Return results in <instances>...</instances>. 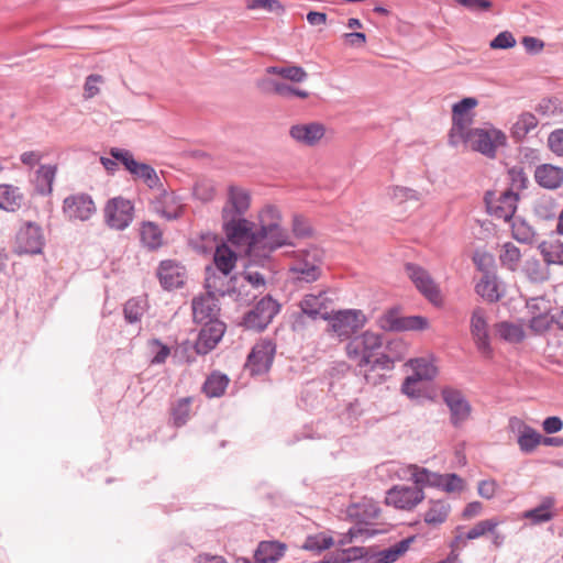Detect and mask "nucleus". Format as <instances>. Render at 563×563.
I'll return each instance as SVG.
<instances>
[{"mask_svg": "<svg viewBox=\"0 0 563 563\" xmlns=\"http://www.w3.org/2000/svg\"><path fill=\"white\" fill-rule=\"evenodd\" d=\"M222 217V229L229 242L235 245H246L247 257L252 264L271 267V254L277 249L288 245L289 235L279 224L280 213L274 206H267L260 213L261 228L254 231V223L244 217Z\"/></svg>", "mask_w": 563, "mask_h": 563, "instance_id": "f257e3e1", "label": "nucleus"}, {"mask_svg": "<svg viewBox=\"0 0 563 563\" xmlns=\"http://www.w3.org/2000/svg\"><path fill=\"white\" fill-rule=\"evenodd\" d=\"M323 252L318 247L302 251L289 267V276L294 283L310 284L321 277Z\"/></svg>", "mask_w": 563, "mask_h": 563, "instance_id": "f03ea898", "label": "nucleus"}, {"mask_svg": "<svg viewBox=\"0 0 563 563\" xmlns=\"http://www.w3.org/2000/svg\"><path fill=\"white\" fill-rule=\"evenodd\" d=\"M205 288L207 294L214 297L229 296L235 301L244 300L243 285H239L236 275L223 274L212 266L206 267Z\"/></svg>", "mask_w": 563, "mask_h": 563, "instance_id": "7ed1b4c3", "label": "nucleus"}, {"mask_svg": "<svg viewBox=\"0 0 563 563\" xmlns=\"http://www.w3.org/2000/svg\"><path fill=\"white\" fill-rule=\"evenodd\" d=\"M383 346L380 334L365 331L360 335L353 336L346 344V354L349 358L354 360L358 367H366L372 363L373 356Z\"/></svg>", "mask_w": 563, "mask_h": 563, "instance_id": "20e7f679", "label": "nucleus"}, {"mask_svg": "<svg viewBox=\"0 0 563 563\" xmlns=\"http://www.w3.org/2000/svg\"><path fill=\"white\" fill-rule=\"evenodd\" d=\"M507 137L504 132L495 128L490 129H473L468 131L462 143L468 145L473 151L494 158L496 151L500 146H505Z\"/></svg>", "mask_w": 563, "mask_h": 563, "instance_id": "39448f33", "label": "nucleus"}, {"mask_svg": "<svg viewBox=\"0 0 563 563\" xmlns=\"http://www.w3.org/2000/svg\"><path fill=\"white\" fill-rule=\"evenodd\" d=\"M279 310L280 305L267 295L244 314L241 324L247 330L261 332L267 328Z\"/></svg>", "mask_w": 563, "mask_h": 563, "instance_id": "423d86ee", "label": "nucleus"}, {"mask_svg": "<svg viewBox=\"0 0 563 563\" xmlns=\"http://www.w3.org/2000/svg\"><path fill=\"white\" fill-rule=\"evenodd\" d=\"M378 325L385 331L401 332L412 330H424L428 328V319L421 316H408L404 317L400 314L398 307H393L386 310L378 318Z\"/></svg>", "mask_w": 563, "mask_h": 563, "instance_id": "0eeeda50", "label": "nucleus"}, {"mask_svg": "<svg viewBox=\"0 0 563 563\" xmlns=\"http://www.w3.org/2000/svg\"><path fill=\"white\" fill-rule=\"evenodd\" d=\"M104 222L113 230L123 231L133 221L134 206L123 197L109 199L103 209Z\"/></svg>", "mask_w": 563, "mask_h": 563, "instance_id": "6e6552de", "label": "nucleus"}, {"mask_svg": "<svg viewBox=\"0 0 563 563\" xmlns=\"http://www.w3.org/2000/svg\"><path fill=\"white\" fill-rule=\"evenodd\" d=\"M323 319H329L322 314ZM366 318L361 310H340L330 318L332 331L341 339H349L364 327Z\"/></svg>", "mask_w": 563, "mask_h": 563, "instance_id": "1a4fd4ad", "label": "nucleus"}, {"mask_svg": "<svg viewBox=\"0 0 563 563\" xmlns=\"http://www.w3.org/2000/svg\"><path fill=\"white\" fill-rule=\"evenodd\" d=\"M443 402L450 410V422L460 428L471 416L472 406L463 393L456 388L444 387L441 390Z\"/></svg>", "mask_w": 563, "mask_h": 563, "instance_id": "9d476101", "label": "nucleus"}, {"mask_svg": "<svg viewBox=\"0 0 563 563\" xmlns=\"http://www.w3.org/2000/svg\"><path fill=\"white\" fill-rule=\"evenodd\" d=\"M518 200L519 194L512 190H505L498 198H495L492 191H487L484 196L488 213L506 222L514 218Z\"/></svg>", "mask_w": 563, "mask_h": 563, "instance_id": "9b49d317", "label": "nucleus"}, {"mask_svg": "<svg viewBox=\"0 0 563 563\" xmlns=\"http://www.w3.org/2000/svg\"><path fill=\"white\" fill-rule=\"evenodd\" d=\"M276 353V345L272 340L265 339L257 342L247 356L246 366L251 374L262 375L269 371L274 356Z\"/></svg>", "mask_w": 563, "mask_h": 563, "instance_id": "f8f14e48", "label": "nucleus"}, {"mask_svg": "<svg viewBox=\"0 0 563 563\" xmlns=\"http://www.w3.org/2000/svg\"><path fill=\"white\" fill-rule=\"evenodd\" d=\"M405 271L416 288L433 305L442 302L439 286L434 283L430 274L421 266L412 263L405 265Z\"/></svg>", "mask_w": 563, "mask_h": 563, "instance_id": "ddd939ff", "label": "nucleus"}, {"mask_svg": "<svg viewBox=\"0 0 563 563\" xmlns=\"http://www.w3.org/2000/svg\"><path fill=\"white\" fill-rule=\"evenodd\" d=\"M18 254H40L44 246L42 228L35 222H25L16 233Z\"/></svg>", "mask_w": 563, "mask_h": 563, "instance_id": "4468645a", "label": "nucleus"}, {"mask_svg": "<svg viewBox=\"0 0 563 563\" xmlns=\"http://www.w3.org/2000/svg\"><path fill=\"white\" fill-rule=\"evenodd\" d=\"M423 499V490L416 486L395 485L386 494V504L402 510H411Z\"/></svg>", "mask_w": 563, "mask_h": 563, "instance_id": "2eb2a0df", "label": "nucleus"}, {"mask_svg": "<svg viewBox=\"0 0 563 563\" xmlns=\"http://www.w3.org/2000/svg\"><path fill=\"white\" fill-rule=\"evenodd\" d=\"M63 212L69 220L87 221L96 212V206L88 194H75L64 199Z\"/></svg>", "mask_w": 563, "mask_h": 563, "instance_id": "dca6fc26", "label": "nucleus"}, {"mask_svg": "<svg viewBox=\"0 0 563 563\" xmlns=\"http://www.w3.org/2000/svg\"><path fill=\"white\" fill-rule=\"evenodd\" d=\"M471 334L478 352L484 357H492L493 350L489 342L488 324L483 308L477 307L471 317Z\"/></svg>", "mask_w": 563, "mask_h": 563, "instance_id": "f3484780", "label": "nucleus"}, {"mask_svg": "<svg viewBox=\"0 0 563 563\" xmlns=\"http://www.w3.org/2000/svg\"><path fill=\"white\" fill-rule=\"evenodd\" d=\"M202 328L195 343V350L200 355H206L212 351L222 339L227 325L220 320H213L201 323Z\"/></svg>", "mask_w": 563, "mask_h": 563, "instance_id": "a211bd4d", "label": "nucleus"}, {"mask_svg": "<svg viewBox=\"0 0 563 563\" xmlns=\"http://www.w3.org/2000/svg\"><path fill=\"white\" fill-rule=\"evenodd\" d=\"M159 194L155 197L154 209L168 221L179 219L184 213V206L174 191H167L163 186L157 188Z\"/></svg>", "mask_w": 563, "mask_h": 563, "instance_id": "6ab92c4d", "label": "nucleus"}, {"mask_svg": "<svg viewBox=\"0 0 563 563\" xmlns=\"http://www.w3.org/2000/svg\"><path fill=\"white\" fill-rule=\"evenodd\" d=\"M192 317L196 323L219 320L220 312L219 300L209 294L195 297L191 302Z\"/></svg>", "mask_w": 563, "mask_h": 563, "instance_id": "aec40b11", "label": "nucleus"}, {"mask_svg": "<svg viewBox=\"0 0 563 563\" xmlns=\"http://www.w3.org/2000/svg\"><path fill=\"white\" fill-rule=\"evenodd\" d=\"M324 134L325 128L319 122L294 124L289 129V135L297 143L309 147L317 145Z\"/></svg>", "mask_w": 563, "mask_h": 563, "instance_id": "412c9836", "label": "nucleus"}, {"mask_svg": "<svg viewBox=\"0 0 563 563\" xmlns=\"http://www.w3.org/2000/svg\"><path fill=\"white\" fill-rule=\"evenodd\" d=\"M251 205L250 194L239 187L230 186L228 190V199L222 208L221 216H225V211H229V216L244 217Z\"/></svg>", "mask_w": 563, "mask_h": 563, "instance_id": "4be33fe9", "label": "nucleus"}, {"mask_svg": "<svg viewBox=\"0 0 563 563\" xmlns=\"http://www.w3.org/2000/svg\"><path fill=\"white\" fill-rule=\"evenodd\" d=\"M157 277L165 289L179 288L184 285V267L172 260L161 262Z\"/></svg>", "mask_w": 563, "mask_h": 563, "instance_id": "5701e85b", "label": "nucleus"}, {"mask_svg": "<svg viewBox=\"0 0 563 563\" xmlns=\"http://www.w3.org/2000/svg\"><path fill=\"white\" fill-rule=\"evenodd\" d=\"M287 545L278 540L261 541L254 551L255 563H276L286 553Z\"/></svg>", "mask_w": 563, "mask_h": 563, "instance_id": "b1692460", "label": "nucleus"}, {"mask_svg": "<svg viewBox=\"0 0 563 563\" xmlns=\"http://www.w3.org/2000/svg\"><path fill=\"white\" fill-rule=\"evenodd\" d=\"M534 179L540 187L555 190L563 185V168L552 164L539 165L534 170Z\"/></svg>", "mask_w": 563, "mask_h": 563, "instance_id": "393cba45", "label": "nucleus"}, {"mask_svg": "<svg viewBox=\"0 0 563 563\" xmlns=\"http://www.w3.org/2000/svg\"><path fill=\"white\" fill-rule=\"evenodd\" d=\"M412 375L404 380V389L410 390V385H417L421 380H431L437 376L438 369L434 364L427 358H416L410 361Z\"/></svg>", "mask_w": 563, "mask_h": 563, "instance_id": "a878e982", "label": "nucleus"}, {"mask_svg": "<svg viewBox=\"0 0 563 563\" xmlns=\"http://www.w3.org/2000/svg\"><path fill=\"white\" fill-rule=\"evenodd\" d=\"M238 261L236 253L231 250L225 243L216 246L213 252V267L216 271L223 274H231Z\"/></svg>", "mask_w": 563, "mask_h": 563, "instance_id": "bb28decb", "label": "nucleus"}, {"mask_svg": "<svg viewBox=\"0 0 563 563\" xmlns=\"http://www.w3.org/2000/svg\"><path fill=\"white\" fill-rule=\"evenodd\" d=\"M347 515L356 521L355 526L363 527L379 517V508L372 501H364L350 506Z\"/></svg>", "mask_w": 563, "mask_h": 563, "instance_id": "cd10ccee", "label": "nucleus"}, {"mask_svg": "<svg viewBox=\"0 0 563 563\" xmlns=\"http://www.w3.org/2000/svg\"><path fill=\"white\" fill-rule=\"evenodd\" d=\"M554 505L555 498L553 496H545L538 507L526 510L522 517L529 519L533 525L548 522L554 517V512L552 511Z\"/></svg>", "mask_w": 563, "mask_h": 563, "instance_id": "c85d7f7f", "label": "nucleus"}, {"mask_svg": "<svg viewBox=\"0 0 563 563\" xmlns=\"http://www.w3.org/2000/svg\"><path fill=\"white\" fill-rule=\"evenodd\" d=\"M473 123L472 114H462L452 112V128L449 134V142L451 145L456 146L462 143L471 130Z\"/></svg>", "mask_w": 563, "mask_h": 563, "instance_id": "c756f323", "label": "nucleus"}, {"mask_svg": "<svg viewBox=\"0 0 563 563\" xmlns=\"http://www.w3.org/2000/svg\"><path fill=\"white\" fill-rule=\"evenodd\" d=\"M519 423L520 430L518 434V445L522 453L530 454L541 444V434L536 431L532 427L516 419Z\"/></svg>", "mask_w": 563, "mask_h": 563, "instance_id": "7c9ffc66", "label": "nucleus"}, {"mask_svg": "<svg viewBox=\"0 0 563 563\" xmlns=\"http://www.w3.org/2000/svg\"><path fill=\"white\" fill-rule=\"evenodd\" d=\"M475 291L488 302H497L501 298L497 277L489 272H485L482 279L476 284Z\"/></svg>", "mask_w": 563, "mask_h": 563, "instance_id": "2f4dec72", "label": "nucleus"}, {"mask_svg": "<svg viewBox=\"0 0 563 563\" xmlns=\"http://www.w3.org/2000/svg\"><path fill=\"white\" fill-rule=\"evenodd\" d=\"M416 540V536H410L397 542L396 544L379 551L378 553H372L371 558H376L378 563H394L408 551L411 543Z\"/></svg>", "mask_w": 563, "mask_h": 563, "instance_id": "473e14b6", "label": "nucleus"}, {"mask_svg": "<svg viewBox=\"0 0 563 563\" xmlns=\"http://www.w3.org/2000/svg\"><path fill=\"white\" fill-rule=\"evenodd\" d=\"M324 295V291H320L318 295L309 294L303 297L299 303L302 318L307 316L308 318L316 320L322 314V310L325 309Z\"/></svg>", "mask_w": 563, "mask_h": 563, "instance_id": "72a5a7b5", "label": "nucleus"}, {"mask_svg": "<svg viewBox=\"0 0 563 563\" xmlns=\"http://www.w3.org/2000/svg\"><path fill=\"white\" fill-rule=\"evenodd\" d=\"M140 236L143 245L151 251L159 249L163 244V232L155 222H142Z\"/></svg>", "mask_w": 563, "mask_h": 563, "instance_id": "f704fd0d", "label": "nucleus"}, {"mask_svg": "<svg viewBox=\"0 0 563 563\" xmlns=\"http://www.w3.org/2000/svg\"><path fill=\"white\" fill-rule=\"evenodd\" d=\"M24 197L18 187L0 185V208L5 211H16L23 205Z\"/></svg>", "mask_w": 563, "mask_h": 563, "instance_id": "c9c22d12", "label": "nucleus"}, {"mask_svg": "<svg viewBox=\"0 0 563 563\" xmlns=\"http://www.w3.org/2000/svg\"><path fill=\"white\" fill-rule=\"evenodd\" d=\"M134 179L142 180L150 189L161 188L162 181L156 170L146 163L135 162L134 167L129 172Z\"/></svg>", "mask_w": 563, "mask_h": 563, "instance_id": "e433bc0d", "label": "nucleus"}, {"mask_svg": "<svg viewBox=\"0 0 563 563\" xmlns=\"http://www.w3.org/2000/svg\"><path fill=\"white\" fill-rule=\"evenodd\" d=\"M56 166L41 165L35 173V188L41 195H48L53 190V183L56 175Z\"/></svg>", "mask_w": 563, "mask_h": 563, "instance_id": "4c0bfd02", "label": "nucleus"}, {"mask_svg": "<svg viewBox=\"0 0 563 563\" xmlns=\"http://www.w3.org/2000/svg\"><path fill=\"white\" fill-rule=\"evenodd\" d=\"M229 377L225 374L213 372L207 377L206 382L203 383L202 391L209 398L221 397L224 394L229 385Z\"/></svg>", "mask_w": 563, "mask_h": 563, "instance_id": "58836bf2", "label": "nucleus"}, {"mask_svg": "<svg viewBox=\"0 0 563 563\" xmlns=\"http://www.w3.org/2000/svg\"><path fill=\"white\" fill-rule=\"evenodd\" d=\"M266 73L280 76L283 79L292 82H302L308 78L307 71L297 65L268 66Z\"/></svg>", "mask_w": 563, "mask_h": 563, "instance_id": "ea45409f", "label": "nucleus"}, {"mask_svg": "<svg viewBox=\"0 0 563 563\" xmlns=\"http://www.w3.org/2000/svg\"><path fill=\"white\" fill-rule=\"evenodd\" d=\"M538 126V119L531 112H523L511 128V136L517 141H522L529 132Z\"/></svg>", "mask_w": 563, "mask_h": 563, "instance_id": "a19ab883", "label": "nucleus"}, {"mask_svg": "<svg viewBox=\"0 0 563 563\" xmlns=\"http://www.w3.org/2000/svg\"><path fill=\"white\" fill-rule=\"evenodd\" d=\"M450 505L444 500H431L430 508L424 514V522L430 526L443 523L449 516Z\"/></svg>", "mask_w": 563, "mask_h": 563, "instance_id": "79ce46f5", "label": "nucleus"}, {"mask_svg": "<svg viewBox=\"0 0 563 563\" xmlns=\"http://www.w3.org/2000/svg\"><path fill=\"white\" fill-rule=\"evenodd\" d=\"M512 238L519 243L532 244L536 242L533 228L523 219H515L511 223Z\"/></svg>", "mask_w": 563, "mask_h": 563, "instance_id": "37998d69", "label": "nucleus"}, {"mask_svg": "<svg viewBox=\"0 0 563 563\" xmlns=\"http://www.w3.org/2000/svg\"><path fill=\"white\" fill-rule=\"evenodd\" d=\"M192 397H184L178 399L172 407V420L173 424L177 428L183 427L187 423L190 417V406Z\"/></svg>", "mask_w": 563, "mask_h": 563, "instance_id": "c03bdc74", "label": "nucleus"}, {"mask_svg": "<svg viewBox=\"0 0 563 563\" xmlns=\"http://www.w3.org/2000/svg\"><path fill=\"white\" fill-rule=\"evenodd\" d=\"M190 246L195 252L201 255L211 254L214 252L217 243L216 234L206 232L200 234L198 238L191 239L189 242Z\"/></svg>", "mask_w": 563, "mask_h": 563, "instance_id": "a18cd8bd", "label": "nucleus"}, {"mask_svg": "<svg viewBox=\"0 0 563 563\" xmlns=\"http://www.w3.org/2000/svg\"><path fill=\"white\" fill-rule=\"evenodd\" d=\"M334 541L331 536H327L325 533H317L312 536H308L301 545L303 550L320 553L323 550H328L333 545Z\"/></svg>", "mask_w": 563, "mask_h": 563, "instance_id": "49530a36", "label": "nucleus"}, {"mask_svg": "<svg viewBox=\"0 0 563 563\" xmlns=\"http://www.w3.org/2000/svg\"><path fill=\"white\" fill-rule=\"evenodd\" d=\"M411 478L416 487H420L421 489L423 486L435 487L440 483V474L418 466H413Z\"/></svg>", "mask_w": 563, "mask_h": 563, "instance_id": "de8ad7c7", "label": "nucleus"}, {"mask_svg": "<svg viewBox=\"0 0 563 563\" xmlns=\"http://www.w3.org/2000/svg\"><path fill=\"white\" fill-rule=\"evenodd\" d=\"M332 555L338 563H349L362 559L368 562V560L372 559L369 549L364 547H352Z\"/></svg>", "mask_w": 563, "mask_h": 563, "instance_id": "09e8293b", "label": "nucleus"}, {"mask_svg": "<svg viewBox=\"0 0 563 563\" xmlns=\"http://www.w3.org/2000/svg\"><path fill=\"white\" fill-rule=\"evenodd\" d=\"M556 201L551 197L538 199L533 206L534 214L542 220H551L556 217Z\"/></svg>", "mask_w": 563, "mask_h": 563, "instance_id": "8fccbe9b", "label": "nucleus"}, {"mask_svg": "<svg viewBox=\"0 0 563 563\" xmlns=\"http://www.w3.org/2000/svg\"><path fill=\"white\" fill-rule=\"evenodd\" d=\"M521 258L520 250L512 243H505L499 255L500 263L510 271H515Z\"/></svg>", "mask_w": 563, "mask_h": 563, "instance_id": "3c124183", "label": "nucleus"}, {"mask_svg": "<svg viewBox=\"0 0 563 563\" xmlns=\"http://www.w3.org/2000/svg\"><path fill=\"white\" fill-rule=\"evenodd\" d=\"M389 198L397 205H401L409 200H419L420 194L415 189L402 187V186H393L388 188Z\"/></svg>", "mask_w": 563, "mask_h": 563, "instance_id": "603ef678", "label": "nucleus"}, {"mask_svg": "<svg viewBox=\"0 0 563 563\" xmlns=\"http://www.w3.org/2000/svg\"><path fill=\"white\" fill-rule=\"evenodd\" d=\"M540 247L548 264H563V243L556 242L549 245L543 243Z\"/></svg>", "mask_w": 563, "mask_h": 563, "instance_id": "864d4df0", "label": "nucleus"}, {"mask_svg": "<svg viewBox=\"0 0 563 563\" xmlns=\"http://www.w3.org/2000/svg\"><path fill=\"white\" fill-rule=\"evenodd\" d=\"M124 318L129 323H134L141 320L144 313V305L141 299L132 298L124 305Z\"/></svg>", "mask_w": 563, "mask_h": 563, "instance_id": "5fc2aeb1", "label": "nucleus"}, {"mask_svg": "<svg viewBox=\"0 0 563 563\" xmlns=\"http://www.w3.org/2000/svg\"><path fill=\"white\" fill-rule=\"evenodd\" d=\"M508 176L510 180V188L508 190H512L518 194L527 188L529 180L522 167H511L508 170Z\"/></svg>", "mask_w": 563, "mask_h": 563, "instance_id": "6e6d98bb", "label": "nucleus"}, {"mask_svg": "<svg viewBox=\"0 0 563 563\" xmlns=\"http://www.w3.org/2000/svg\"><path fill=\"white\" fill-rule=\"evenodd\" d=\"M499 334L500 336L509 342H521L525 339L523 330L516 324L503 322L499 325Z\"/></svg>", "mask_w": 563, "mask_h": 563, "instance_id": "4d7b16f0", "label": "nucleus"}, {"mask_svg": "<svg viewBox=\"0 0 563 563\" xmlns=\"http://www.w3.org/2000/svg\"><path fill=\"white\" fill-rule=\"evenodd\" d=\"M497 525L498 522L493 519L482 520L467 531L465 538L467 540H474L486 534L487 532H494Z\"/></svg>", "mask_w": 563, "mask_h": 563, "instance_id": "13d9d810", "label": "nucleus"}, {"mask_svg": "<svg viewBox=\"0 0 563 563\" xmlns=\"http://www.w3.org/2000/svg\"><path fill=\"white\" fill-rule=\"evenodd\" d=\"M552 323H554L553 314L542 313L532 316L529 327L533 332L541 334L547 332Z\"/></svg>", "mask_w": 563, "mask_h": 563, "instance_id": "bf43d9fd", "label": "nucleus"}, {"mask_svg": "<svg viewBox=\"0 0 563 563\" xmlns=\"http://www.w3.org/2000/svg\"><path fill=\"white\" fill-rule=\"evenodd\" d=\"M448 493L459 492L463 488V479L457 474H440V483L435 486Z\"/></svg>", "mask_w": 563, "mask_h": 563, "instance_id": "052dcab7", "label": "nucleus"}, {"mask_svg": "<svg viewBox=\"0 0 563 563\" xmlns=\"http://www.w3.org/2000/svg\"><path fill=\"white\" fill-rule=\"evenodd\" d=\"M374 533L375 532L369 530L367 527L354 526V527L350 528L347 533L342 534V537L338 541V543H339V545H345L347 543L353 542L355 539H357L360 537L368 538V537L374 536Z\"/></svg>", "mask_w": 563, "mask_h": 563, "instance_id": "680f3d73", "label": "nucleus"}, {"mask_svg": "<svg viewBox=\"0 0 563 563\" xmlns=\"http://www.w3.org/2000/svg\"><path fill=\"white\" fill-rule=\"evenodd\" d=\"M109 154L112 158L115 159L117 163L120 162L128 172H130L132 167H134V164L136 162L133 154L124 148L112 147Z\"/></svg>", "mask_w": 563, "mask_h": 563, "instance_id": "e2e57ef3", "label": "nucleus"}, {"mask_svg": "<svg viewBox=\"0 0 563 563\" xmlns=\"http://www.w3.org/2000/svg\"><path fill=\"white\" fill-rule=\"evenodd\" d=\"M109 154L112 158L115 159L117 163L120 162L128 172H130L132 167H134V164L136 162L133 154L124 148L112 147Z\"/></svg>", "mask_w": 563, "mask_h": 563, "instance_id": "0e129e2a", "label": "nucleus"}, {"mask_svg": "<svg viewBox=\"0 0 563 563\" xmlns=\"http://www.w3.org/2000/svg\"><path fill=\"white\" fill-rule=\"evenodd\" d=\"M249 262H251L249 260ZM252 266H260L258 264L249 263L245 271L242 273L243 278L255 289L264 288L266 280L263 274L256 271H252Z\"/></svg>", "mask_w": 563, "mask_h": 563, "instance_id": "69168bd1", "label": "nucleus"}, {"mask_svg": "<svg viewBox=\"0 0 563 563\" xmlns=\"http://www.w3.org/2000/svg\"><path fill=\"white\" fill-rule=\"evenodd\" d=\"M515 45L516 38L512 33L508 31H504L497 34V36L489 44L493 49H507L514 47Z\"/></svg>", "mask_w": 563, "mask_h": 563, "instance_id": "338daca9", "label": "nucleus"}, {"mask_svg": "<svg viewBox=\"0 0 563 563\" xmlns=\"http://www.w3.org/2000/svg\"><path fill=\"white\" fill-rule=\"evenodd\" d=\"M548 146L556 156L563 157V129H556L549 134Z\"/></svg>", "mask_w": 563, "mask_h": 563, "instance_id": "774afa93", "label": "nucleus"}]
</instances>
